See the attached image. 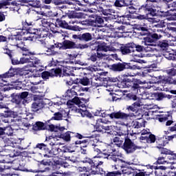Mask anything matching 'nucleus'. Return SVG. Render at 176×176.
<instances>
[{"instance_id":"2eb2a0df","label":"nucleus","mask_w":176,"mask_h":176,"mask_svg":"<svg viewBox=\"0 0 176 176\" xmlns=\"http://www.w3.org/2000/svg\"><path fill=\"white\" fill-rule=\"evenodd\" d=\"M74 137V132L67 131L60 135V138H54V141H60V140H64L66 142L71 141V138Z\"/></svg>"},{"instance_id":"680f3d73","label":"nucleus","mask_w":176,"mask_h":176,"mask_svg":"<svg viewBox=\"0 0 176 176\" xmlns=\"http://www.w3.org/2000/svg\"><path fill=\"white\" fill-rule=\"evenodd\" d=\"M140 133L142 135V137H145L146 135H149V129L148 130H145V129H143L142 130Z\"/></svg>"},{"instance_id":"412c9836","label":"nucleus","mask_w":176,"mask_h":176,"mask_svg":"<svg viewBox=\"0 0 176 176\" xmlns=\"http://www.w3.org/2000/svg\"><path fill=\"white\" fill-rule=\"evenodd\" d=\"M146 78H147V80H145L144 81L139 80V81H138V83L140 85H145V83H150V84L156 83L155 81H153V80H156V77L150 76L149 74H147L146 76Z\"/></svg>"},{"instance_id":"f257e3e1","label":"nucleus","mask_w":176,"mask_h":176,"mask_svg":"<svg viewBox=\"0 0 176 176\" xmlns=\"http://www.w3.org/2000/svg\"><path fill=\"white\" fill-rule=\"evenodd\" d=\"M101 142H98L97 139H94L91 141V145L93 146L94 152L98 156V157H102V159H107L108 160H112L117 164H115V170H118L116 166L120 167H123V163L126 164V162L123 160H120L119 157H122V154L117 155L115 153L116 149L112 148V152L102 153L101 151Z\"/></svg>"},{"instance_id":"864d4df0","label":"nucleus","mask_w":176,"mask_h":176,"mask_svg":"<svg viewBox=\"0 0 176 176\" xmlns=\"http://www.w3.org/2000/svg\"><path fill=\"white\" fill-rule=\"evenodd\" d=\"M19 94V96L21 97V100H25V98H27L28 97L29 93L28 91H24V92H21Z\"/></svg>"},{"instance_id":"f8f14e48","label":"nucleus","mask_w":176,"mask_h":176,"mask_svg":"<svg viewBox=\"0 0 176 176\" xmlns=\"http://www.w3.org/2000/svg\"><path fill=\"white\" fill-rule=\"evenodd\" d=\"M156 0H146V3L145 6H142V9L144 10H148L152 14L156 12V9H155V6L153 5V2Z\"/></svg>"},{"instance_id":"338daca9","label":"nucleus","mask_w":176,"mask_h":176,"mask_svg":"<svg viewBox=\"0 0 176 176\" xmlns=\"http://www.w3.org/2000/svg\"><path fill=\"white\" fill-rule=\"evenodd\" d=\"M12 64L13 65H19V64H21V60H19L17 58H13L12 59Z\"/></svg>"},{"instance_id":"0eeeda50","label":"nucleus","mask_w":176,"mask_h":176,"mask_svg":"<svg viewBox=\"0 0 176 176\" xmlns=\"http://www.w3.org/2000/svg\"><path fill=\"white\" fill-rule=\"evenodd\" d=\"M13 76H16L14 74V69H10L8 72L0 76V87H3V86H6L8 85V80L10 79V78H13Z\"/></svg>"},{"instance_id":"c9c22d12","label":"nucleus","mask_w":176,"mask_h":176,"mask_svg":"<svg viewBox=\"0 0 176 176\" xmlns=\"http://www.w3.org/2000/svg\"><path fill=\"white\" fill-rule=\"evenodd\" d=\"M76 91L73 89H68L67 92L65 93V97H67L68 98H72L74 96H76Z\"/></svg>"},{"instance_id":"423d86ee","label":"nucleus","mask_w":176,"mask_h":176,"mask_svg":"<svg viewBox=\"0 0 176 176\" xmlns=\"http://www.w3.org/2000/svg\"><path fill=\"white\" fill-rule=\"evenodd\" d=\"M100 158L101 157L95 156L94 160H91L90 158H85L82 162L88 163V164L91 165V167H88V170H93V168H98V166H102L104 164V162L100 161Z\"/></svg>"},{"instance_id":"5701e85b","label":"nucleus","mask_w":176,"mask_h":176,"mask_svg":"<svg viewBox=\"0 0 176 176\" xmlns=\"http://www.w3.org/2000/svg\"><path fill=\"white\" fill-rule=\"evenodd\" d=\"M63 47L65 49H75L76 44L74 41H63Z\"/></svg>"},{"instance_id":"dca6fc26","label":"nucleus","mask_w":176,"mask_h":176,"mask_svg":"<svg viewBox=\"0 0 176 176\" xmlns=\"http://www.w3.org/2000/svg\"><path fill=\"white\" fill-rule=\"evenodd\" d=\"M6 4V6H9L10 10L12 12H19L20 10V5L16 1H3Z\"/></svg>"},{"instance_id":"4be33fe9","label":"nucleus","mask_w":176,"mask_h":176,"mask_svg":"<svg viewBox=\"0 0 176 176\" xmlns=\"http://www.w3.org/2000/svg\"><path fill=\"white\" fill-rule=\"evenodd\" d=\"M111 69H113V71H123L124 69H126V65L123 63L114 64L111 65Z\"/></svg>"},{"instance_id":"3c124183","label":"nucleus","mask_w":176,"mask_h":176,"mask_svg":"<svg viewBox=\"0 0 176 176\" xmlns=\"http://www.w3.org/2000/svg\"><path fill=\"white\" fill-rule=\"evenodd\" d=\"M42 78L44 79V80H47L49 78H50V73L49 72H43L41 74Z\"/></svg>"},{"instance_id":"72a5a7b5","label":"nucleus","mask_w":176,"mask_h":176,"mask_svg":"<svg viewBox=\"0 0 176 176\" xmlns=\"http://www.w3.org/2000/svg\"><path fill=\"white\" fill-rule=\"evenodd\" d=\"M12 101V102H14L17 105H20V104H21V101H23V100L21 99L19 94H16V95H13Z\"/></svg>"},{"instance_id":"de8ad7c7","label":"nucleus","mask_w":176,"mask_h":176,"mask_svg":"<svg viewBox=\"0 0 176 176\" xmlns=\"http://www.w3.org/2000/svg\"><path fill=\"white\" fill-rule=\"evenodd\" d=\"M79 6H85V4L80 3V1H76V4L74 5V10H82V8Z\"/></svg>"},{"instance_id":"69168bd1","label":"nucleus","mask_w":176,"mask_h":176,"mask_svg":"<svg viewBox=\"0 0 176 176\" xmlns=\"http://www.w3.org/2000/svg\"><path fill=\"white\" fill-rule=\"evenodd\" d=\"M171 25H176V23L172 22L168 23V28H169V30H171L172 31H176V28L174 27H171Z\"/></svg>"},{"instance_id":"7ed1b4c3","label":"nucleus","mask_w":176,"mask_h":176,"mask_svg":"<svg viewBox=\"0 0 176 176\" xmlns=\"http://www.w3.org/2000/svg\"><path fill=\"white\" fill-rule=\"evenodd\" d=\"M73 101L79 107V108H82L77 109L76 107H74V109H76V112L77 113H80L82 117L86 116V115H87V110L86 109L87 100L83 98H79L78 97H74Z\"/></svg>"},{"instance_id":"9b49d317","label":"nucleus","mask_w":176,"mask_h":176,"mask_svg":"<svg viewBox=\"0 0 176 176\" xmlns=\"http://www.w3.org/2000/svg\"><path fill=\"white\" fill-rule=\"evenodd\" d=\"M4 135L1 138V140L5 144H10V140L8 137H12L13 135V128L7 126L3 129ZM8 135V137H6Z\"/></svg>"},{"instance_id":"4d7b16f0","label":"nucleus","mask_w":176,"mask_h":176,"mask_svg":"<svg viewBox=\"0 0 176 176\" xmlns=\"http://www.w3.org/2000/svg\"><path fill=\"white\" fill-rule=\"evenodd\" d=\"M160 47H161V49H162V50H164L167 49V47H168V43H167L166 42H162L160 43Z\"/></svg>"},{"instance_id":"f704fd0d","label":"nucleus","mask_w":176,"mask_h":176,"mask_svg":"<svg viewBox=\"0 0 176 176\" xmlns=\"http://www.w3.org/2000/svg\"><path fill=\"white\" fill-rule=\"evenodd\" d=\"M163 56L166 58L167 60H175L176 59V55L172 53H170L168 52H166L164 53Z\"/></svg>"},{"instance_id":"6e6552de","label":"nucleus","mask_w":176,"mask_h":176,"mask_svg":"<svg viewBox=\"0 0 176 176\" xmlns=\"http://www.w3.org/2000/svg\"><path fill=\"white\" fill-rule=\"evenodd\" d=\"M140 148V147L137 146L135 144L131 142L130 139H126L124 144L123 149L126 152V153H133L135 152L136 149Z\"/></svg>"},{"instance_id":"a18cd8bd","label":"nucleus","mask_w":176,"mask_h":176,"mask_svg":"<svg viewBox=\"0 0 176 176\" xmlns=\"http://www.w3.org/2000/svg\"><path fill=\"white\" fill-rule=\"evenodd\" d=\"M138 87H140L138 84H133V85L131 86V93H133V94H137L138 92Z\"/></svg>"},{"instance_id":"a19ab883","label":"nucleus","mask_w":176,"mask_h":176,"mask_svg":"<svg viewBox=\"0 0 176 176\" xmlns=\"http://www.w3.org/2000/svg\"><path fill=\"white\" fill-rule=\"evenodd\" d=\"M91 174H92L93 175H96L97 174L100 175H105V171L103 170L102 169L98 170V168H96L95 170H91Z\"/></svg>"},{"instance_id":"aec40b11","label":"nucleus","mask_w":176,"mask_h":176,"mask_svg":"<svg viewBox=\"0 0 176 176\" xmlns=\"http://www.w3.org/2000/svg\"><path fill=\"white\" fill-rule=\"evenodd\" d=\"M63 151L59 148H53L48 154L44 155V157H53V156H57L60 155Z\"/></svg>"},{"instance_id":"b1692460","label":"nucleus","mask_w":176,"mask_h":176,"mask_svg":"<svg viewBox=\"0 0 176 176\" xmlns=\"http://www.w3.org/2000/svg\"><path fill=\"white\" fill-rule=\"evenodd\" d=\"M22 3H29L33 8H38L39 6V1L38 0H20Z\"/></svg>"},{"instance_id":"58836bf2","label":"nucleus","mask_w":176,"mask_h":176,"mask_svg":"<svg viewBox=\"0 0 176 176\" xmlns=\"http://www.w3.org/2000/svg\"><path fill=\"white\" fill-rule=\"evenodd\" d=\"M49 72H50V76L51 78H53V76H58V75H60L61 72V70L52 69Z\"/></svg>"},{"instance_id":"cd10ccee","label":"nucleus","mask_w":176,"mask_h":176,"mask_svg":"<svg viewBox=\"0 0 176 176\" xmlns=\"http://www.w3.org/2000/svg\"><path fill=\"white\" fill-rule=\"evenodd\" d=\"M114 5L118 8H122L123 6H129V3H127V0H116Z\"/></svg>"},{"instance_id":"37998d69","label":"nucleus","mask_w":176,"mask_h":176,"mask_svg":"<svg viewBox=\"0 0 176 176\" xmlns=\"http://www.w3.org/2000/svg\"><path fill=\"white\" fill-rule=\"evenodd\" d=\"M155 97L157 101H162V100L166 98V95L163 93H157L155 94Z\"/></svg>"},{"instance_id":"20e7f679","label":"nucleus","mask_w":176,"mask_h":176,"mask_svg":"<svg viewBox=\"0 0 176 176\" xmlns=\"http://www.w3.org/2000/svg\"><path fill=\"white\" fill-rule=\"evenodd\" d=\"M37 23L40 27V31H41V36L45 38L49 35V28L54 25L53 23L50 21V19H38Z\"/></svg>"},{"instance_id":"ea45409f","label":"nucleus","mask_w":176,"mask_h":176,"mask_svg":"<svg viewBox=\"0 0 176 176\" xmlns=\"http://www.w3.org/2000/svg\"><path fill=\"white\" fill-rule=\"evenodd\" d=\"M91 174H92L93 175H96L97 174L100 175H105V171L103 170L102 169L98 170V168H96L95 170H91Z\"/></svg>"},{"instance_id":"6e6d98bb","label":"nucleus","mask_w":176,"mask_h":176,"mask_svg":"<svg viewBox=\"0 0 176 176\" xmlns=\"http://www.w3.org/2000/svg\"><path fill=\"white\" fill-rule=\"evenodd\" d=\"M155 174L157 176H167V175H164V170H162V169H157L155 171Z\"/></svg>"},{"instance_id":"c756f323","label":"nucleus","mask_w":176,"mask_h":176,"mask_svg":"<svg viewBox=\"0 0 176 176\" xmlns=\"http://www.w3.org/2000/svg\"><path fill=\"white\" fill-rule=\"evenodd\" d=\"M101 12L104 16H115V10H111V9H107V10H104L102 9Z\"/></svg>"},{"instance_id":"5fc2aeb1","label":"nucleus","mask_w":176,"mask_h":176,"mask_svg":"<svg viewBox=\"0 0 176 176\" xmlns=\"http://www.w3.org/2000/svg\"><path fill=\"white\" fill-rule=\"evenodd\" d=\"M74 104H75V102L74 101V98L72 99V100L67 101V105L69 108H73L72 109L73 110L76 111V109H74L75 107H74Z\"/></svg>"},{"instance_id":"e433bc0d","label":"nucleus","mask_w":176,"mask_h":176,"mask_svg":"<svg viewBox=\"0 0 176 176\" xmlns=\"http://www.w3.org/2000/svg\"><path fill=\"white\" fill-rule=\"evenodd\" d=\"M161 153L162 155H170V156H175L174 151H171V150L167 148H162Z\"/></svg>"},{"instance_id":"49530a36","label":"nucleus","mask_w":176,"mask_h":176,"mask_svg":"<svg viewBox=\"0 0 176 176\" xmlns=\"http://www.w3.org/2000/svg\"><path fill=\"white\" fill-rule=\"evenodd\" d=\"M166 74L169 75V76H176V69L172 68L166 70Z\"/></svg>"},{"instance_id":"052dcab7","label":"nucleus","mask_w":176,"mask_h":176,"mask_svg":"<svg viewBox=\"0 0 176 176\" xmlns=\"http://www.w3.org/2000/svg\"><path fill=\"white\" fill-rule=\"evenodd\" d=\"M157 163L158 164H164V163H167V161L164 160V157H160L157 159Z\"/></svg>"},{"instance_id":"79ce46f5","label":"nucleus","mask_w":176,"mask_h":176,"mask_svg":"<svg viewBox=\"0 0 176 176\" xmlns=\"http://www.w3.org/2000/svg\"><path fill=\"white\" fill-rule=\"evenodd\" d=\"M67 153L65 152L63 154V157H65L66 160H69L70 162H72V163H75L76 162V158L74 157V155L67 157Z\"/></svg>"},{"instance_id":"bb28decb","label":"nucleus","mask_w":176,"mask_h":176,"mask_svg":"<svg viewBox=\"0 0 176 176\" xmlns=\"http://www.w3.org/2000/svg\"><path fill=\"white\" fill-rule=\"evenodd\" d=\"M49 129L50 130V131H54L55 133H57L58 130H60V131H64V130H65V128L64 126H58L54 124H50Z\"/></svg>"},{"instance_id":"ddd939ff","label":"nucleus","mask_w":176,"mask_h":176,"mask_svg":"<svg viewBox=\"0 0 176 176\" xmlns=\"http://www.w3.org/2000/svg\"><path fill=\"white\" fill-rule=\"evenodd\" d=\"M41 45H43L44 47H47L48 50H52L54 49V47H60L59 43L52 44V40H50V38H47V39L42 41Z\"/></svg>"},{"instance_id":"a211bd4d","label":"nucleus","mask_w":176,"mask_h":176,"mask_svg":"<svg viewBox=\"0 0 176 176\" xmlns=\"http://www.w3.org/2000/svg\"><path fill=\"white\" fill-rule=\"evenodd\" d=\"M140 140L141 141H146L147 144H154L156 142V136L153 134H149L146 136H141Z\"/></svg>"},{"instance_id":"13d9d810","label":"nucleus","mask_w":176,"mask_h":176,"mask_svg":"<svg viewBox=\"0 0 176 176\" xmlns=\"http://www.w3.org/2000/svg\"><path fill=\"white\" fill-rule=\"evenodd\" d=\"M59 25H60V27H62L63 28H68V23H67V22L65 21H59Z\"/></svg>"},{"instance_id":"393cba45","label":"nucleus","mask_w":176,"mask_h":176,"mask_svg":"<svg viewBox=\"0 0 176 176\" xmlns=\"http://www.w3.org/2000/svg\"><path fill=\"white\" fill-rule=\"evenodd\" d=\"M78 38L80 41H85V42H89V41H91V39H93L90 33H84L78 36Z\"/></svg>"},{"instance_id":"603ef678","label":"nucleus","mask_w":176,"mask_h":176,"mask_svg":"<svg viewBox=\"0 0 176 176\" xmlns=\"http://www.w3.org/2000/svg\"><path fill=\"white\" fill-rule=\"evenodd\" d=\"M21 64H27V63H31V58L27 57H22L20 58Z\"/></svg>"},{"instance_id":"09e8293b","label":"nucleus","mask_w":176,"mask_h":176,"mask_svg":"<svg viewBox=\"0 0 176 176\" xmlns=\"http://www.w3.org/2000/svg\"><path fill=\"white\" fill-rule=\"evenodd\" d=\"M132 126L134 129H141V127H142V123H140L138 121H133L132 122Z\"/></svg>"},{"instance_id":"6ab92c4d","label":"nucleus","mask_w":176,"mask_h":176,"mask_svg":"<svg viewBox=\"0 0 176 176\" xmlns=\"http://www.w3.org/2000/svg\"><path fill=\"white\" fill-rule=\"evenodd\" d=\"M109 116L111 119H127V118H129V115L120 111L111 113V114H109Z\"/></svg>"},{"instance_id":"a878e982","label":"nucleus","mask_w":176,"mask_h":176,"mask_svg":"<svg viewBox=\"0 0 176 176\" xmlns=\"http://www.w3.org/2000/svg\"><path fill=\"white\" fill-rule=\"evenodd\" d=\"M45 123L42 122H37L33 125V130H35L36 131L45 130Z\"/></svg>"},{"instance_id":"4c0bfd02","label":"nucleus","mask_w":176,"mask_h":176,"mask_svg":"<svg viewBox=\"0 0 176 176\" xmlns=\"http://www.w3.org/2000/svg\"><path fill=\"white\" fill-rule=\"evenodd\" d=\"M113 142H114L115 145H117L119 148L123 145V140H122V139H120L119 137L114 138L113 139Z\"/></svg>"},{"instance_id":"39448f33","label":"nucleus","mask_w":176,"mask_h":176,"mask_svg":"<svg viewBox=\"0 0 176 176\" xmlns=\"http://www.w3.org/2000/svg\"><path fill=\"white\" fill-rule=\"evenodd\" d=\"M5 149L2 152V154H0V163H6L5 160L6 156H9V157H16L20 155V153L14 151V148L12 146H6L5 144Z\"/></svg>"},{"instance_id":"e2e57ef3","label":"nucleus","mask_w":176,"mask_h":176,"mask_svg":"<svg viewBox=\"0 0 176 176\" xmlns=\"http://www.w3.org/2000/svg\"><path fill=\"white\" fill-rule=\"evenodd\" d=\"M118 175H120V173H119V172H109L106 175V176H118Z\"/></svg>"},{"instance_id":"c85d7f7f","label":"nucleus","mask_w":176,"mask_h":176,"mask_svg":"<svg viewBox=\"0 0 176 176\" xmlns=\"http://www.w3.org/2000/svg\"><path fill=\"white\" fill-rule=\"evenodd\" d=\"M91 23H95V24H102L104 23V19L100 16L94 15V19L91 20Z\"/></svg>"},{"instance_id":"c03bdc74","label":"nucleus","mask_w":176,"mask_h":176,"mask_svg":"<svg viewBox=\"0 0 176 176\" xmlns=\"http://www.w3.org/2000/svg\"><path fill=\"white\" fill-rule=\"evenodd\" d=\"M52 119L54 120H61L63 119V114L60 112H56L54 114Z\"/></svg>"},{"instance_id":"f03ea898","label":"nucleus","mask_w":176,"mask_h":176,"mask_svg":"<svg viewBox=\"0 0 176 176\" xmlns=\"http://www.w3.org/2000/svg\"><path fill=\"white\" fill-rule=\"evenodd\" d=\"M115 50H116V49H115L114 47L107 46L105 43H102L98 46L97 55H91L89 58V60L94 63L97 61V57L98 58H102V57H105V56H107V54H105L106 52H113Z\"/></svg>"},{"instance_id":"9d476101","label":"nucleus","mask_w":176,"mask_h":176,"mask_svg":"<svg viewBox=\"0 0 176 176\" xmlns=\"http://www.w3.org/2000/svg\"><path fill=\"white\" fill-rule=\"evenodd\" d=\"M43 108H45V102L43 100L34 98V102L32 104V109L34 112H37V111H40Z\"/></svg>"},{"instance_id":"bf43d9fd","label":"nucleus","mask_w":176,"mask_h":176,"mask_svg":"<svg viewBox=\"0 0 176 176\" xmlns=\"http://www.w3.org/2000/svg\"><path fill=\"white\" fill-rule=\"evenodd\" d=\"M72 19H82V13H73L72 15Z\"/></svg>"},{"instance_id":"7c9ffc66","label":"nucleus","mask_w":176,"mask_h":176,"mask_svg":"<svg viewBox=\"0 0 176 176\" xmlns=\"http://www.w3.org/2000/svg\"><path fill=\"white\" fill-rule=\"evenodd\" d=\"M176 135H173L170 136H166V140H167L166 142H164L163 143H161L160 145V146H157V148H158L159 149L162 148V146H165L166 144H168V141H171V140H173V138H175Z\"/></svg>"},{"instance_id":"774afa93","label":"nucleus","mask_w":176,"mask_h":176,"mask_svg":"<svg viewBox=\"0 0 176 176\" xmlns=\"http://www.w3.org/2000/svg\"><path fill=\"white\" fill-rule=\"evenodd\" d=\"M134 47H135V52H138L139 53L144 50V47L141 45H134Z\"/></svg>"},{"instance_id":"2f4dec72","label":"nucleus","mask_w":176,"mask_h":176,"mask_svg":"<svg viewBox=\"0 0 176 176\" xmlns=\"http://www.w3.org/2000/svg\"><path fill=\"white\" fill-rule=\"evenodd\" d=\"M161 82L164 83V85H166V83H169V84L176 83V81H174V80L170 77H162Z\"/></svg>"},{"instance_id":"f3484780","label":"nucleus","mask_w":176,"mask_h":176,"mask_svg":"<svg viewBox=\"0 0 176 176\" xmlns=\"http://www.w3.org/2000/svg\"><path fill=\"white\" fill-rule=\"evenodd\" d=\"M144 105V102L141 100H138L132 104L131 106H127L126 109L128 111H131L132 112H135L139 108H141Z\"/></svg>"},{"instance_id":"0e129e2a","label":"nucleus","mask_w":176,"mask_h":176,"mask_svg":"<svg viewBox=\"0 0 176 176\" xmlns=\"http://www.w3.org/2000/svg\"><path fill=\"white\" fill-rule=\"evenodd\" d=\"M146 47H144L145 52H153L155 50L154 46H149V45H146Z\"/></svg>"},{"instance_id":"1a4fd4ad","label":"nucleus","mask_w":176,"mask_h":176,"mask_svg":"<svg viewBox=\"0 0 176 176\" xmlns=\"http://www.w3.org/2000/svg\"><path fill=\"white\" fill-rule=\"evenodd\" d=\"M162 36L160 34L154 33L151 34V37H146L144 38L145 46H155V39H160Z\"/></svg>"},{"instance_id":"8fccbe9b","label":"nucleus","mask_w":176,"mask_h":176,"mask_svg":"<svg viewBox=\"0 0 176 176\" xmlns=\"http://www.w3.org/2000/svg\"><path fill=\"white\" fill-rule=\"evenodd\" d=\"M81 85H83V86H89L90 85V80L87 78H84L80 80Z\"/></svg>"},{"instance_id":"473e14b6","label":"nucleus","mask_w":176,"mask_h":176,"mask_svg":"<svg viewBox=\"0 0 176 176\" xmlns=\"http://www.w3.org/2000/svg\"><path fill=\"white\" fill-rule=\"evenodd\" d=\"M32 64L30 65L32 67H34L36 68H39L40 67H42V63L41 62V60L38 58H34L31 62Z\"/></svg>"},{"instance_id":"4468645a","label":"nucleus","mask_w":176,"mask_h":176,"mask_svg":"<svg viewBox=\"0 0 176 176\" xmlns=\"http://www.w3.org/2000/svg\"><path fill=\"white\" fill-rule=\"evenodd\" d=\"M120 52L123 54H130L134 52V44L129 43L120 47Z\"/></svg>"}]
</instances>
